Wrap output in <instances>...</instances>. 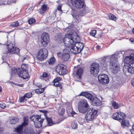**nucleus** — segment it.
<instances>
[{
  "mask_svg": "<svg viewBox=\"0 0 134 134\" xmlns=\"http://www.w3.org/2000/svg\"><path fill=\"white\" fill-rule=\"evenodd\" d=\"M108 15L110 19L114 20V21L116 20V17L113 14H110Z\"/></svg>",
  "mask_w": 134,
  "mask_h": 134,
  "instance_id": "obj_35",
  "label": "nucleus"
},
{
  "mask_svg": "<svg viewBox=\"0 0 134 134\" xmlns=\"http://www.w3.org/2000/svg\"><path fill=\"white\" fill-rule=\"evenodd\" d=\"M75 38L74 40L75 41H74V43L80 52L83 49L84 46L83 44L80 42L81 39L79 36L77 35H75Z\"/></svg>",
  "mask_w": 134,
  "mask_h": 134,
  "instance_id": "obj_10",
  "label": "nucleus"
},
{
  "mask_svg": "<svg viewBox=\"0 0 134 134\" xmlns=\"http://www.w3.org/2000/svg\"><path fill=\"white\" fill-rule=\"evenodd\" d=\"M48 55V51L46 48L41 49L38 52L37 58L40 61L46 59Z\"/></svg>",
  "mask_w": 134,
  "mask_h": 134,
  "instance_id": "obj_6",
  "label": "nucleus"
},
{
  "mask_svg": "<svg viewBox=\"0 0 134 134\" xmlns=\"http://www.w3.org/2000/svg\"><path fill=\"white\" fill-rule=\"evenodd\" d=\"M47 6L45 4H44L41 7V9L43 11H45L47 10Z\"/></svg>",
  "mask_w": 134,
  "mask_h": 134,
  "instance_id": "obj_45",
  "label": "nucleus"
},
{
  "mask_svg": "<svg viewBox=\"0 0 134 134\" xmlns=\"http://www.w3.org/2000/svg\"><path fill=\"white\" fill-rule=\"evenodd\" d=\"M112 105L115 109H117L119 107V105L115 102H113Z\"/></svg>",
  "mask_w": 134,
  "mask_h": 134,
  "instance_id": "obj_42",
  "label": "nucleus"
},
{
  "mask_svg": "<svg viewBox=\"0 0 134 134\" xmlns=\"http://www.w3.org/2000/svg\"><path fill=\"white\" fill-rule=\"evenodd\" d=\"M44 119H40V120H38L36 122H34V124L35 127L37 128H39L42 126V123L43 122Z\"/></svg>",
  "mask_w": 134,
  "mask_h": 134,
  "instance_id": "obj_24",
  "label": "nucleus"
},
{
  "mask_svg": "<svg viewBox=\"0 0 134 134\" xmlns=\"http://www.w3.org/2000/svg\"><path fill=\"white\" fill-rule=\"evenodd\" d=\"M98 80L102 84H107L109 82L108 77L107 75L102 74L98 76Z\"/></svg>",
  "mask_w": 134,
  "mask_h": 134,
  "instance_id": "obj_11",
  "label": "nucleus"
},
{
  "mask_svg": "<svg viewBox=\"0 0 134 134\" xmlns=\"http://www.w3.org/2000/svg\"><path fill=\"white\" fill-rule=\"evenodd\" d=\"M56 79H57V80H58L59 81H60L61 79V78L60 77H57Z\"/></svg>",
  "mask_w": 134,
  "mask_h": 134,
  "instance_id": "obj_57",
  "label": "nucleus"
},
{
  "mask_svg": "<svg viewBox=\"0 0 134 134\" xmlns=\"http://www.w3.org/2000/svg\"><path fill=\"white\" fill-rule=\"evenodd\" d=\"M16 85L17 86H20V87H23V85H24L23 84H16Z\"/></svg>",
  "mask_w": 134,
  "mask_h": 134,
  "instance_id": "obj_56",
  "label": "nucleus"
},
{
  "mask_svg": "<svg viewBox=\"0 0 134 134\" xmlns=\"http://www.w3.org/2000/svg\"><path fill=\"white\" fill-rule=\"evenodd\" d=\"M48 75L47 73L46 72H44L42 75V76L43 78H46L48 77Z\"/></svg>",
  "mask_w": 134,
  "mask_h": 134,
  "instance_id": "obj_48",
  "label": "nucleus"
},
{
  "mask_svg": "<svg viewBox=\"0 0 134 134\" xmlns=\"http://www.w3.org/2000/svg\"><path fill=\"white\" fill-rule=\"evenodd\" d=\"M26 59V57H24V58L22 60H22V62H23V61L25 59Z\"/></svg>",
  "mask_w": 134,
  "mask_h": 134,
  "instance_id": "obj_62",
  "label": "nucleus"
},
{
  "mask_svg": "<svg viewBox=\"0 0 134 134\" xmlns=\"http://www.w3.org/2000/svg\"><path fill=\"white\" fill-rule=\"evenodd\" d=\"M12 75H15L16 73V74H17L18 76L20 77H21L19 76V73H21V74H22V75H23V76H24V71H23V72H21V71H16L14 70H12Z\"/></svg>",
  "mask_w": 134,
  "mask_h": 134,
  "instance_id": "obj_32",
  "label": "nucleus"
},
{
  "mask_svg": "<svg viewBox=\"0 0 134 134\" xmlns=\"http://www.w3.org/2000/svg\"><path fill=\"white\" fill-rule=\"evenodd\" d=\"M59 87L61 89L62 88V86L61 85H59Z\"/></svg>",
  "mask_w": 134,
  "mask_h": 134,
  "instance_id": "obj_64",
  "label": "nucleus"
},
{
  "mask_svg": "<svg viewBox=\"0 0 134 134\" xmlns=\"http://www.w3.org/2000/svg\"><path fill=\"white\" fill-rule=\"evenodd\" d=\"M89 106L87 101L85 100H81L79 103L78 110L80 112L85 113L89 109Z\"/></svg>",
  "mask_w": 134,
  "mask_h": 134,
  "instance_id": "obj_5",
  "label": "nucleus"
},
{
  "mask_svg": "<svg viewBox=\"0 0 134 134\" xmlns=\"http://www.w3.org/2000/svg\"><path fill=\"white\" fill-rule=\"evenodd\" d=\"M35 22V19L33 18H31L29 20V23L30 24L33 23Z\"/></svg>",
  "mask_w": 134,
  "mask_h": 134,
  "instance_id": "obj_40",
  "label": "nucleus"
},
{
  "mask_svg": "<svg viewBox=\"0 0 134 134\" xmlns=\"http://www.w3.org/2000/svg\"><path fill=\"white\" fill-rule=\"evenodd\" d=\"M116 54H114L110 57V65L112 72L114 74L117 73L119 70V66L118 63V60L116 57ZM107 57L108 58L109 57L108 56Z\"/></svg>",
  "mask_w": 134,
  "mask_h": 134,
  "instance_id": "obj_2",
  "label": "nucleus"
},
{
  "mask_svg": "<svg viewBox=\"0 0 134 134\" xmlns=\"http://www.w3.org/2000/svg\"><path fill=\"white\" fill-rule=\"evenodd\" d=\"M56 71L60 75H64L67 72L65 67L63 64L58 65L56 66Z\"/></svg>",
  "mask_w": 134,
  "mask_h": 134,
  "instance_id": "obj_9",
  "label": "nucleus"
},
{
  "mask_svg": "<svg viewBox=\"0 0 134 134\" xmlns=\"http://www.w3.org/2000/svg\"><path fill=\"white\" fill-rule=\"evenodd\" d=\"M130 65V66L133 67L134 68V61L131 62Z\"/></svg>",
  "mask_w": 134,
  "mask_h": 134,
  "instance_id": "obj_53",
  "label": "nucleus"
},
{
  "mask_svg": "<svg viewBox=\"0 0 134 134\" xmlns=\"http://www.w3.org/2000/svg\"><path fill=\"white\" fill-rule=\"evenodd\" d=\"M83 69L82 68H79L77 69L76 72V77L79 79L81 78V76L82 75Z\"/></svg>",
  "mask_w": 134,
  "mask_h": 134,
  "instance_id": "obj_23",
  "label": "nucleus"
},
{
  "mask_svg": "<svg viewBox=\"0 0 134 134\" xmlns=\"http://www.w3.org/2000/svg\"><path fill=\"white\" fill-rule=\"evenodd\" d=\"M54 85L56 87L59 86V82H54Z\"/></svg>",
  "mask_w": 134,
  "mask_h": 134,
  "instance_id": "obj_49",
  "label": "nucleus"
},
{
  "mask_svg": "<svg viewBox=\"0 0 134 134\" xmlns=\"http://www.w3.org/2000/svg\"><path fill=\"white\" fill-rule=\"evenodd\" d=\"M131 83L132 85L134 87V78L131 79Z\"/></svg>",
  "mask_w": 134,
  "mask_h": 134,
  "instance_id": "obj_51",
  "label": "nucleus"
},
{
  "mask_svg": "<svg viewBox=\"0 0 134 134\" xmlns=\"http://www.w3.org/2000/svg\"><path fill=\"white\" fill-rule=\"evenodd\" d=\"M125 114L123 113L120 112V114L119 113L116 112L114 114L112 118L114 119L119 121L125 118Z\"/></svg>",
  "mask_w": 134,
  "mask_h": 134,
  "instance_id": "obj_13",
  "label": "nucleus"
},
{
  "mask_svg": "<svg viewBox=\"0 0 134 134\" xmlns=\"http://www.w3.org/2000/svg\"><path fill=\"white\" fill-rule=\"evenodd\" d=\"M73 35L71 34H68L65 36V37L64 39V43L66 47L68 48L70 47L72 44H74V41L75 40V36L73 38Z\"/></svg>",
  "mask_w": 134,
  "mask_h": 134,
  "instance_id": "obj_4",
  "label": "nucleus"
},
{
  "mask_svg": "<svg viewBox=\"0 0 134 134\" xmlns=\"http://www.w3.org/2000/svg\"><path fill=\"white\" fill-rule=\"evenodd\" d=\"M55 59L54 57H52L48 60V62L50 65L53 64L55 61Z\"/></svg>",
  "mask_w": 134,
  "mask_h": 134,
  "instance_id": "obj_33",
  "label": "nucleus"
},
{
  "mask_svg": "<svg viewBox=\"0 0 134 134\" xmlns=\"http://www.w3.org/2000/svg\"><path fill=\"white\" fill-rule=\"evenodd\" d=\"M132 129L130 130L131 134H134V124L132 126Z\"/></svg>",
  "mask_w": 134,
  "mask_h": 134,
  "instance_id": "obj_47",
  "label": "nucleus"
},
{
  "mask_svg": "<svg viewBox=\"0 0 134 134\" xmlns=\"http://www.w3.org/2000/svg\"><path fill=\"white\" fill-rule=\"evenodd\" d=\"M130 40L132 42H134V38H130Z\"/></svg>",
  "mask_w": 134,
  "mask_h": 134,
  "instance_id": "obj_58",
  "label": "nucleus"
},
{
  "mask_svg": "<svg viewBox=\"0 0 134 134\" xmlns=\"http://www.w3.org/2000/svg\"><path fill=\"white\" fill-rule=\"evenodd\" d=\"M25 126L21 124L19 125L14 128L15 131L19 134H22L24 132V128Z\"/></svg>",
  "mask_w": 134,
  "mask_h": 134,
  "instance_id": "obj_18",
  "label": "nucleus"
},
{
  "mask_svg": "<svg viewBox=\"0 0 134 134\" xmlns=\"http://www.w3.org/2000/svg\"><path fill=\"white\" fill-rule=\"evenodd\" d=\"M65 109L64 108H62L61 110H59V114L60 115H63L64 114L65 112Z\"/></svg>",
  "mask_w": 134,
  "mask_h": 134,
  "instance_id": "obj_39",
  "label": "nucleus"
},
{
  "mask_svg": "<svg viewBox=\"0 0 134 134\" xmlns=\"http://www.w3.org/2000/svg\"><path fill=\"white\" fill-rule=\"evenodd\" d=\"M24 95L26 98H30L32 96V93L31 92L27 93Z\"/></svg>",
  "mask_w": 134,
  "mask_h": 134,
  "instance_id": "obj_38",
  "label": "nucleus"
},
{
  "mask_svg": "<svg viewBox=\"0 0 134 134\" xmlns=\"http://www.w3.org/2000/svg\"><path fill=\"white\" fill-rule=\"evenodd\" d=\"M80 10L77 9H73L72 8L71 14L73 18L75 19L78 20L80 17Z\"/></svg>",
  "mask_w": 134,
  "mask_h": 134,
  "instance_id": "obj_14",
  "label": "nucleus"
},
{
  "mask_svg": "<svg viewBox=\"0 0 134 134\" xmlns=\"http://www.w3.org/2000/svg\"><path fill=\"white\" fill-rule=\"evenodd\" d=\"M29 118L28 116H25L23 118V122L21 124L25 127L27 126L29 123Z\"/></svg>",
  "mask_w": 134,
  "mask_h": 134,
  "instance_id": "obj_27",
  "label": "nucleus"
},
{
  "mask_svg": "<svg viewBox=\"0 0 134 134\" xmlns=\"http://www.w3.org/2000/svg\"><path fill=\"white\" fill-rule=\"evenodd\" d=\"M15 44L13 41L7 44L8 49L7 50L3 52V56L10 57L14 54H17V55H20V50L19 48L14 47Z\"/></svg>",
  "mask_w": 134,
  "mask_h": 134,
  "instance_id": "obj_1",
  "label": "nucleus"
},
{
  "mask_svg": "<svg viewBox=\"0 0 134 134\" xmlns=\"http://www.w3.org/2000/svg\"><path fill=\"white\" fill-rule=\"evenodd\" d=\"M106 58L105 57H104L102 59V61L103 62L105 61L106 59Z\"/></svg>",
  "mask_w": 134,
  "mask_h": 134,
  "instance_id": "obj_60",
  "label": "nucleus"
},
{
  "mask_svg": "<svg viewBox=\"0 0 134 134\" xmlns=\"http://www.w3.org/2000/svg\"><path fill=\"white\" fill-rule=\"evenodd\" d=\"M62 54H70V51L69 50L67 49H64L63 51Z\"/></svg>",
  "mask_w": 134,
  "mask_h": 134,
  "instance_id": "obj_37",
  "label": "nucleus"
},
{
  "mask_svg": "<svg viewBox=\"0 0 134 134\" xmlns=\"http://www.w3.org/2000/svg\"><path fill=\"white\" fill-rule=\"evenodd\" d=\"M3 131L2 128H0V134H3Z\"/></svg>",
  "mask_w": 134,
  "mask_h": 134,
  "instance_id": "obj_52",
  "label": "nucleus"
},
{
  "mask_svg": "<svg viewBox=\"0 0 134 134\" xmlns=\"http://www.w3.org/2000/svg\"><path fill=\"white\" fill-rule=\"evenodd\" d=\"M42 86L41 84L40 83L37 84L36 85V86L38 87H39L40 88V87H41Z\"/></svg>",
  "mask_w": 134,
  "mask_h": 134,
  "instance_id": "obj_54",
  "label": "nucleus"
},
{
  "mask_svg": "<svg viewBox=\"0 0 134 134\" xmlns=\"http://www.w3.org/2000/svg\"><path fill=\"white\" fill-rule=\"evenodd\" d=\"M122 122L121 123V125L122 127H125L128 126L129 125V123L128 121L126 120L125 118L123 120H121Z\"/></svg>",
  "mask_w": 134,
  "mask_h": 134,
  "instance_id": "obj_30",
  "label": "nucleus"
},
{
  "mask_svg": "<svg viewBox=\"0 0 134 134\" xmlns=\"http://www.w3.org/2000/svg\"><path fill=\"white\" fill-rule=\"evenodd\" d=\"M19 23L18 21H16L12 23L10 26L13 27L17 26L19 25Z\"/></svg>",
  "mask_w": 134,
  "mask_h": 134,
  "instance_id": "obj_36",
  "label": "nucleus"
},
{
  "mask_svg": "<svg viewBox=\"0 0 134 134\" xmlns=\"http://www.w3.org/2000/svg\"><path fill=\"white\" fill-rule=\"evenodd\" d=\"M57 55L59 57H60L62 56V53L60 52H59L57 53Z\"/></svg>",
  "mask_w": 134,
  "mask_h": 134,
  "instance_id": "obj_55",
  "label": "nucleus"
},
{
  "mask_svg": "<svg viewBox=\"0 0 134 134\" xmlns=\"http://www.w3.org/2000/svg\"><path fill=\"white\" fill-rule=\"evenodd\" d=\"M96 33V31L95 30H92L90 32V35L93 36H94Z\"/></svg>",
  "mask_w": 134,
  "mask_h": 134,
  "instance_id": "obj_43",
  "label": "nucleus"
},
{
  "mask_svg": "<svg viewBox=\"0 0 134 134\" xmlns=\"http://www.w3.org/2000/svg\"><path fill=\"white\" fill-rule=\"evenodd\" d=\"M44 88H39L36 89L35 90V91L36 93H37V94H40L43 93L44 91Z\"/></svg>",
  "mask_w": 134,
  "mask_h": 134,
  "instance_id": "obj_34",
  "label": "nucleus"
},
{
  "mask_svg": "<svg viewBox=\"0 0 134 134\" xmlns=\"http://www.w3.org/2000/svg\"><path fill=\"white\" fill-rule=\"evenodd\" d=\"M92 100V104L94 106H99L102 104L101 102L96 97H94Z\"/></svg>",
  "mask_w": 134,
  "mask_h": 134,
  "instance_id": "obj_21",
  "label": "nucleus"
},
{
  "mask_svg": "<svg viewBox=\"0 0 134 134\" xmlns=\"http://www.w3.org/2000/svg\"><path fill=\"white\" fill-rule=\"evenodd\" d=\"M28 65H27L25 64H23L21 66V68H13L12 69V70H14L15 71H19L21 72H23L24 71V76L22 75L21 73H19V76L21 77L22 78L24 79H26L28 78L29 77V75L28 74V72L27 70L28 69Z\"/></svg>",
  "mask_w": 134,
  "mask_h": 134,
  "instance_id": "obj_3",
  "label": "nucleus"
},
{
  "mask_svg": "<svg viewBox=\"0 0 134 134\" xmlns=\"http://www.w3.org/2000/svg\"><path fill=\"white\" fill-rule=\"evenodd\" d=\"M25 96L24 95L21 97L19 101L20 102H24L25 101Z\"/></svg>",
  "mask_w": 134,
  "mask_h": 134,
  "instance_id": "obj_44",
  "label": "nucleus"
},
{
  "mask_svg": "<svg viewBox=\"0 0 134 134\" xmlns=\"http://www.w3.org/2000/svg\"><path fill=\"white\" fill-rule=\"evenodd\" d=\"M71 126L72 129H75L77 127V124L76 122H74L72 124Z\"/></svg>",
  "mask_w": 134,
  "mask_h": 134,
  "instance_id": "obj_41",
  "label": "nucleus"
},
{
  "mask_svg": "<svg viewBox=\"0 0 134 134\" xmlns=\"http://www.w3.org/2000/svg\"><path fill=\"white\" fill-rule=\"evenodd\" d=\"M96 48L97 49H99L100 48V46L97 45L96 46Z\"/></svg>",
  "mask_w": 134,
  "mask_h": 134,
  "instance_id": "obj_59",
  "label": "nucleus"
},
{
  "mask_svg": "<svg viewBox=\"0 0 134 134\" xmlns=\"http://www.w3.org/2000/svg\"><path fill=\"white\" fill-rule=\"evenodd\" d=\"M58 10L60 11H62V10L61 9V6L60 5H59L57 8Z\"/></svg>",
  "mask_w": 134,
  "mask_h": 134,
  "instance_id": "obj_50",
  "label": "nucleus"
},
{
  "mask_svg": "<svg viewBox=\"0 0 134 134\" xmlns=\"http://www.w3.org/2000/svg\"><path fill=\"white\" fill-rule=\"evenodd\" d=\"M70 47L68 48H70L71 52L73 54H77L80 52L79 51V49L77 47V46H76L74 43L72 44Z\"/></svg>",
  "mask_w": 134,
  "mask_h": 134,
  "instance_id": "obj_20",
  "label": "nucleus"
},
{
  "mask_svg": "<svg viewBox=\"0 0 134 134\" xmlns=\"http://www.w3.org/2000/svg\"><path fill=\"white\" fill-rule=\"evenodd\" d=\"M6 106L5 104L4 103H2L0 104V107L2 109L6 107Z\"/></svg>",
  "mask_w": 134,
  "mask_h": 134,
  "instance_id": "obj_46",
  "label": "nucleus"
},
{
  "mask_svg": "<svg viewBox=\"0 0 134 134\" xmlns=\"http://www.w3.org/2000/svg\"><path fill=\"white\" fill-rule=\"evenodd\" d=\"M41 43L43 46H46L49 42V35L47 33H43L41 35Z\"/></svg>",
  "mask_w": 134,
  "mask_h": 134,
  "instance_id": "obj_12",
  "label": "nucleus"
},
{
  "mask_svg": "<svg viewBox=\"0 0 134 134\" xmlns=\"http://www.w3.org/2000/svg\"><path fill=\"white\" fill-rule=\"evenodd\" d=\"M132 32L133 33V34H134V28H133L132 30Z\"/></svg>",
  "mask_w": 134,
  "mask_h": 134,
  "instance_id": "obj_63",
  "label": "nucleus"
},
{
  "mask_svg": "<svg viewBox=\"0 0 134 134\" xmlns=\"http://www.w3.org/2000/svg\"><path fill=\"white\" fill-rule=\"evenodd\" d=\"M134 59V54L131 53L129 56H126L124 62L125 63L129 64L132 62Z\"/></svg>",
  "mask_w": 134,
  "mask_h": 134,
  "instance_id": "obj_17",
  "label": "nucleus"
},
{
  "mask_svg": "<svg viewBox=\"0 0 134 134\" xmlns=\"http://www.w3.org/2000/svg\"><path fill=\"white\" fill-rule=\"evenodd\" d=\"M79 96H83L85 97L86 98H88L90 100L92 101L93 98L92 95L91 94L85 92H82L80 93L79 95Z\"/></svg>",
  "mask_w": 134,
  "mask_h": 134,
  "instance_id": "obj_19",
  "label": "nucleus"
},
{
  "mask_svg": "<svg viewBox=\"0 0 134 134\" xmlns=\"http://www.w3.org/2000/svg\"><path fill=\"white\" fill-rule=\"evenodd\" d=\"M70 57V54H62V60L64 61H68L69 60Z\"/></svg>",
  "mask_w": 134,
  "mask_h": 134,
  "instance_id": "obj_29",
  "label": "nucleus"
},
{
  "mask_svg": "<svg viewBox=\"0 0 134 134\" xmlns=\"http://www.w3.org/2000/svg\"><path fill=\"white\" fill-rule=\"evenodd\" d=\"M59 82V81L57 80V79L56 78L54 80L53 82Z\"/></svg>",
  "mask_w": 134,
  "mask_h": 134,
  "instance_id": "obj_61",
  "label": "nucleus"
},
{
  "mask_svg": "<svg viewBox=\"0 0 134 134\" xmlns=\"http://www.w3.org/2000/svg\"><path fill=\"white\" fill-rule=\"evenodd\" d=\"M30 119L34 123L38 120H40V119H41V115H34L30 116Z\"/></svg>",
  "mask_w": 134,
  "mask_h": 134,
  "instance_id": "obj_25",
  "label": "nucleus"
},
{
  "mask_svg": "<svg viewBox=\"0 0 134 134\" xmlns=\"http://www.w3.org/2000/svg\"><path fill=\"white\" fill-rule=\"evenodd\" d=\"M97 113V111L96 110L93 109L90 110L86 114L85 118L87 120L92 121L94 119Z\"/></svg>",
  "mask_w": 134,
  "mask_h": 134,
  "instance_id": "obj_7",
  "label": "nucleus"
},
{
  "mask_svg": "<svg viewBox=\"0 0 134 134\" xmlns=\"http://www.w3.org/2000/svg\"><path fill=\"white\" fill-rule=\"evenodd\" d=\"M46 120L47 121V123L46 124H44V126L45 127L51 126L54 124L51 118L46 117Z\"/></svg>",
  "mask_w": 134,
  "mask_h": 134,
  "instance_id": "obj_26",
  "label": "nucleus"
},
{
  "mask_svg": "<svg viewBox=\"0 0 134 134\" xmlns=\"http://www.w3.org/2000/svg\"><path fill=\"white\" fill-rule=\"evenodd\" d=\"M73 5L76 7L77 9L81 8L83 7L84 3L80 0H75V1Z\"/></svg>",
  "mask_w": 134,
  "mask_h": 134,
  "instance_id": "obj_16",
  "label": "nucleus"
},
{
  "mask_svg": "<svg viewBox=\"0 0 134 134\" xmlns=\"http://www.w3.org/2000/svg\"><path fill=\"white\" fill-rule=\"evenodd\" d=\"M99 66L98 63H95L91 64L90 72L91 74L96 76L99 72Z\"/></svg>",
  "mask_w": 134,
  "mask_h": 134,
  "instance_id": "obj_8",
  "label": "nucleus"
},
{
  "mask_svg": "<svg viewBox=\"0 0 134 134\" xmlns=\"http://www.w3.org/2000/svg\"><path fill=\"white\" fill-rule=\"evenodd\" d=\"M64 37L63 35L61 34H58L57 39V41L59 43H61L62 42L64 43Z\"/></svg>",
  "mask_w": 134,
  "mask_h": 134,
  "instance_id": "obj_28",
  "label": "nucleus"
},
{
  "mask_svg": "<svg viewBox=\"0 0 134 134\" xmlns=\"http://www.w3.org/2000/svg\"><path fill=\"white\" fill-rule=\"evenodd\" d=\"M22 134H37L34 129L32 127H28L26 128L23 133Z\"/></svg>",
  "mask_w": 134,
  "mask_h": 134,
  "instance_id": "obj_15",
  "label": "nucleus"
},
{
  "mask_svg": "<svg viewBox=\"0 0 134 134\" xmlns=\"http://www.w3.org/2000/svg\"><path fill=\"white\" fill-rule=\"evenodd\" d=\"M123 70L124 72H126L127 71L129 73L133 74L134 73V68L130 66L129 65L128 66L123 68Z\"/></svg>",
  "mask_w": 134,
  "mask_h": 134,
  "instance_id": "obj_22",
  "label": "nucleus"
},
{
  "mask_svg": "<svg viewBox=\"0 0 134 134\" xmlns=\"http://www.w3.org/2000/svg\"><path fill=\"white\" fill-rule=\"evenodd\" d=\"M18 119L16 117H14L12 118L10 120V123L11 124H15L16 122H18Z\"/></svg>",
  "mask_w": 134,
  "mask_h": 134,
  "instance_id": "obj_31",
  "label": "nucleus"
}]
</instances>
